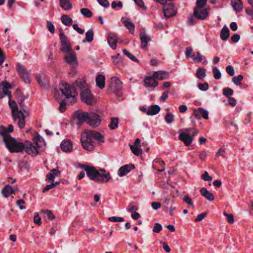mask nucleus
Masks as SVG:
<instances>
[{
    "mask_svg": "<svg viewBox=\"0 0 253 253\" xmlns=\"http://www.w3.org/2000/svg\"><path fill=\"white\" fill-rule=\"evenodd\" d=\"M82 167L85 170L87 176L92 180L98 183L107 182L111 178L109 172H106L104 169L98 171L93 167L83 165Z\"/></svg>",
    "mask_w": 253,
    "mask_h": 253,
    "instance_id": "obj_1",
    "label": "nucleus"
},
{
    "mask_svg": "<svg viewBox=\"0 0 253 253\" xmlns=\"http://www.w3.org/2000/svg\"><path fill=\"white\" fill-rule=\"evenodd\" d=\"M1 135L3 136V141L6 147L11 153H19L24 150V143L17 141L5 132H2Z\"/></svg>",
    "mask_w": 253,
    "mask_h": 253,
    "instance_id": "obj_2",
    "label": "nucleus"
},
{
    "mask_svg": "<svg viewBox=\"0 0 253 253\" xmlns=\"http://www.w3.org/2000/svg\"><path fill=\"white\" fill-rule=\"evenodd\" d=\"M9 106L11 110V114L14 121L18 120V125L20 128H23L25 126V116L22 111L18 110L15 101L9 100Z\"/></svg>",
    "mask_w": 253,
    "mask_h": 253,
    "instance_id": "obj_3",
    "label": "nucleus"
},
{
    "mask_svg": "<svg viewBox=\"0 0 253 253\" xmlns=\"http://www.w3.org/2000/svg\"><path fill=\"white\" fill-rule=\"evenodd\" d=\"M81 141L83 148L87 151H92L94 147L93 144L92 138L89 130H85L82 134Z\"/></svg>",
    "mask_w": 253,
    "mask_h": 253,
    "instance_id": "obj_4",
    "label": "nucleus"
},
{
    "mask_svg": "<svg viewBox=\"0 0 253 253\" xmlns=\"http://www.w3.org/2000/svg\"><path fill=\"white\" fill-rule=\"evenodd\" d=\"M60 89L62 93L64 95L66 98H69L70 97H72L73 101H75V97L73 94L75 92V89L73 87L68 84L61 83L60 84Z\"/></svg>",
    "mask_w": 253,
    "mask_h": 253,
    "instance_id": "obj_5",
    "label": "nucleus"
},
{
    "mask_svg": "<svg viewBox=\"0 0 253 253\" xmlns=\"http://www.w3.org/2000/svg\"><path fill=\"white\" fill-rule=\"evenodd\" d=\"M122 88V83L117 77H114L111 79L108 91L112 92H118Z\"/></svg>",
    "mask_w": 253,
    "mask_h": 253,
    "instance_id": "obj_6",
    "label": "nucleus"
},
{
    "mask_svg": "<svg viewBox=\"0 0 253 253\" xmlns=\"http://www.w3.org/2000/svg\"><path fill=\"white\" fill-rule=\"evenodd\" d=\"M210 9V8H195L193 14L196 18L203 20L208 17Z\"/></svg>",
    "mask_w": 253,
    "mask_h": 253,
    "instance_id": "obj_7",
    "label": "nucleus"
},
{
    "mask_svg": "<svg viewBox=\"0 0 253 253\" xmlns=\"http://www.w3.org/2000/svg\"><path fill=\"white\" fill-rule=\"evenodd\" d=\"M81 98L83 101L87 104L91 105L93 104V97L88 88H85L81 93Z\"/></svg>",
    "mask_w": 253,
    "mask_h": 253,
    "instance_id": "obj_8",
    "label": "nucleus"
},
{
    "mask_svg": "<svg viewBox=\"0 0 253 253\" xmlns=\"http://www.w3.org/2000/svg\"><path fill=\"white\" fill-rule=\"evenodd\" d=\"M24 149H25L28 155L34 157L37 156L38 154V150L31 142L28 141H26L24 142Z\"/></svg>",
    "mask_w": 253,
    "mask_h": 253,
    "instance_id": "obj_9",
    "label": "nucleus"
},
{
    "mask_svg": "<svg viewBox=\"0 0 253 253\" xmlns=\"http://www.w3.org/2000/svg\"><path fill=\"white\" fill-rule=\"evenodd\" d=\"M17 70L22 80L26 84L30 82L29 73L27 70L21 65L17 64Z\"/></svg>",
    "mask_w": 253,
    "mask_h": 253,
    "instance_id": "obj_10",
    "label": "nucleus"
},
{
    "mask_svg": "<svg viewBox=\"0 0 253 253\" xmlns=\"http://www.w3.org/2000/svg\"><path fill=\"white\" fill-rule=\"evenodd\" d=\"M66 62L72 67L77 65L76 54L74 51L66 52L64 56Z\"/></svg>",
    "mask_w": 253,
    "mask_h": 253,
    "instance_id": "obj_11",
    "label": "nucleus"
},
{
    "mask_svg": "<svg viewBox=\"0 0 253 253\" xmlns=\"http://www.w3.org/2000/svg\"><path fill=\"white\" fill-rule=\"evenodd\" d=\"M101 122L100 117L98 114L91 112L89 114L88 123L93 127L98 126Z\"/></svg>",
    "mask_w": 253,
    "mask_h": 253,
    "instance_id": "obj_12",
    "label": "nucleus"
},
{
    "mask_svg": "<svg viewBox=\"0 0 253 253\" xmlns=\"http://www.w3.org/2000/svg\"><path fill=\"white\" fill-rule=\"evenodd\" d=\"M163 11L164 15L167 18L171 17L174 16L176 13V8L171 3L165 5L164 7Z\"/></svg>",
    "mask_w": 253,
    "mask_h": 253,
    "instance_id": "obj_13",
    "label": "nucleus"
},
{
    "mask_svg": "<svg viewBox=\"0 0 253 253\" xmlns=\"http://www.w3.org/2000/svg\"><path fill=\"white\" fill-rule=\"evenodd\" d=\"M134 169L133 164L125 165L119 168L117 173L120 177H123L127 174L131 170Z\"/></svg>",
    "mask_w": 253,
    "mask_h": 253,
    "instance_id": "obj_14",
    "label": "nucleus"
},
{
    "mask_svg": "<svg viewBox=\"0 0 253 253\" xmlns=\"http://www.w3.org/2000/svg\"><path fill=\"white\" fill-rule=\"evenodd\" d=\"M193 114L196 118L198 120L200 119L201 116L205 119H208L209 118L208 112L201 107L198 109H194L193 111Z\"/></svg>",
    "mask_w": 253,
    "mask_h": 253,
    "instance_id": "obj_15",
    "label": "nucleus"
},
{
    "mask_svg": "<svg viewBox=\"0 0 253 253\" xmlns=\"http://www.w3.org/2000/svg\"><path fill=\"white\" fill-rule=\"evenodd\" d=\"M179 138L186 146L190 145L193 141L192 137L185 132H180Z\"/></svg>",
    "mask_w": 253,
    "mask_h": 253,
    "instance_id": "obj_16",
    "label": "nucleus"
},
{
    "mask_svg": "<svg viewBox=\"0 0 253 253\" xmlns=\"http://www.w3.org/2000/svg\"><path fill=\"white\" fill-rule=\"evenodd\" d=\"M89 114V113L87 112L77 111L75 113V116L78 120V123L81 124L84 121L88 122Z\"/></svg>",
    "mask_w": 253,
    "mask_h": 253,
    "instance_id": "obj_17",
    "label": "nucleus"
},
{
    "mask_svg": "<svg viewBox=\"0 0 253 253\" xmlns=\"http://www.w3.org/2000/svg\"><path fill=\"white\" fill-rule=\"evenodd\" d=\"M60 147L61 149L66 152H70L73 150L72 143L68 139L62 141L61 143Z\"/></svg>",
    "mask_w": 253,
    "mask_h": 253,
    "instance_id": "obj_18",
    "label": "nucleus"
},
{
    "mask_svg": "<svg viewBox=\"0 0 253 253\" xmlns=\"http://www.w3.org/2000/svg\"><path fill=\"white\" fill-rule=\"evenodd\" d=\"M155 78L153 77H147L145 78L143 82L145 85L147 87H156L158 83V82L154 79Z\"/></svg>",
    "mask_w": 253,
    "mask_h": 253,
    "instance_id": "obj_19",
    "label": "nucleus"
},
{
    "mask_svg": "<svg viewBox=\"0 0 253 253\" xmlns=\"http://www.w3.org/2000/svg\"><path fill=\"white\" fill-rule=\"evenodd\" d=\"M200 193L203 197L210 201H212L214 199V196L213 194L205 187H203L200 189Z\"/></svg>",
    "mask_w": 253,
    "mask_h": 253,
    "instance_id": "obj_20",
    "label": "nucleus"
},
{
    "mask_svg": "<svg viewBox=\"0 0 253 253\" xmlns=\"http://www.w3.org/2000/svg\"><path fill=\"white\" fill-rule=\"evenodd\" d=\"M169 73L164 71H158L155 72L153 74V77L159 80H163L169 77Z\"/></svg>",
    "mask_w": 253,
    "mask_h": 253,
    "instance_id": "obj_21",
    "label": "nucleus"
},
{
    "mask_svg": "<svg viewBox=\"0 0 253 253\" xmlns=\"http://www.w3.org/2000/svg\"><path fill=\"white\" fill-rule=\"evenodd\" d=\"M140 38L141 41V47L142 48H146L148 42L151 40L150 37L147 36L145 32H142L140 34Z\"/></svg>",
    "mask_w": 253,
    "mask_h": 253,
    "instance_id": "obj_22",
    "label": "nucleus"
},
{
    "mask_svg": "<svg viewBox=\"0 0 253 253\" xmlns=\"http://www.w3.org/2000/svg\"><path fill=\"white\" fill-rule=\"evenodd\" d=\"M108 42L111 48L116 49L117 42L116 35L111 34H109L108 37Z\"/></svg>",
    "mask_w": 253,
    "mask_h": 253,
    "instance_id": "obj_23",
    "label": "nucleus"
},
{
    "mask_svg": "<svg viewBox=\"0 0 253 253\" xmlns=\"http://www.w3.org/2000/svg\"><path fill=\"white\" fill-rule=\"evenodd\" d=\"M161 110V108L159 106L157 105H153L150 106L147 111L146 114L148 115H155L158 114Z\"/></svg>",
    "mask_w": 253,
    "mask_h": 253,
    "instance_id": "obj_24",
    "label": "nucleus"
},
{
    "mask_svg": "<svg viewBox=\"0 0 253 253\" xmlns=\"http://www.w3.org/2000/svg\"><path fill=\"white\" fill-rule=\"evenodd\" d=\"M0 85L2 86L1 88L2 89L4 95H8L9 98V100H12L11 94L8 90V88L10 87V84L6 82H2L0 84Z\"/></svg>",
    "mask_w": 253,
    "mask_h": 253,
    "instance_id": "obj_25",
    "label": "nucleus"
},
{
    "mask_svg": "<svg viewBox=\"0 0 253 253\" xmlns=\"http://www.w3.org/2000/svg\"><path fill=\"white\" fill-rule=\"evenodd\" d=\"M59 4L65 10H68L72 9L73 6L70 0H59Z\"/></svg>",
    "mask_w": 253,
    "mask_h": 253,
    "instance_id": "obj_26",
    "label": "nucleus"
},
{
    "mask_svg": "<svg viewBox=\"0 0 253 253\" xmlns=\"http://www.w3.org/2000/svg\"><path fill=\"white\" fill-rule=\"evenodd\" d=\"M39 84L42 87H45L48 84V79L43 75H39L36 78Z\"/></svg>",
    "mask_w": 253,
    "mask_h": 253,
    "instance_id": "obj_27",
    "label": "nucleus"
},
{
    "mask_svg": "<svg viewBox=\"0 0 253 253\" xmlns=\"http://www.w3.org/2000/svg\"><path fill=\"white\" fill-rule=\"evenodd\" d=\"M231 4L236 11H241L243 9V3L240 0H231Z\"/></svg>",
    "mask_w": 253,
    "mask_h": 253,
    "instance_id": "obj_28",
    "label": "nucleus"
},
{
    "mask_svg": "<svg viewBox=\"0 0 253 253\" xmlns=\"http://www.w3.org/2000/svg\"><path fill=\"white\" fill-rule=\"evenodd\" d=\"M122 20L123 21V23H124L126 28L128 29L130 31H131V30H134L135 25L128 18L126 17H123L122 18Z\"/></svg>",
    "mask_w": 253,
    "mask_h": 253,
    "instance_id": "obj_29",
    "label": "nucleus"
},
{
    "mask_svg": "<svg viewBox=\"0 0 253 253\" xmlns=\"http://www.w3.org/2000/svg\"><path fill=\"white\" fill-rule=\"evenodd\" d=\"M89 132L91 134L92 139H94L100 142H104V137L100 133L93 130H89Z\"/></svg>",
    "mask_w": 253,
    "mask_h": 253,
    "instance_id": "obj_30",
    "label": "nucleus"
},
{
    "mask_svg": "<svg viewBox=\"0 0 253 253\" xmlns=\"http://www.w3.org/2000/svg\"><path fill=\"white\" fill-rule=\"evenodd\" d=\"M97 85L101 89L105 87V77L102 75L97 76L95 80Z\"/></svg>",
    "mask_w": 253,
    "mask_h": 253,
    "instance_id": "obj_31",
    "label": "nucleus"
},
{
    "mask_svg": "<svg viewBox=\"0 0 253 253\" xmlns=\"http://www.w3.org/2000/svg\"><path fill=\"white\" fill-rule=\"evenodd\" d=\"M51 172L48 173L47 174L46 177V179L48 181H53L54 178L56 176H58L60 173V171L56 169H53L51 170Z\"/></svg>",
    "mask_w": 253,
    "mask_h": 253,
    "instance_id": "obj_32",
    "label": "nucleus"
},
{
    "mask_svg": "<svg viewBox=\"0 0 253 253\" xmlns=\"http://www.w3.org/2000/svg\"><path fill=\"white\" fill-rule=\"evenodd\" d=\"M42 138L38 133H35L33 135V141L37 146V147H41L42 143Z\"/></svg>",
    "mask_w": 253,
    "mask_h": 253,
    "instance_id": "obj_33",
    "label": "nucleus"
},
{
    "mask_svg": "<svg viewBox=\"0 0 253 253\" xmlns=\"http://www.w3.org/2000/svg\"><path fill=\"white\" fill-rule=\"evenodd\" d=\"M230 32L226 26L223 27L220 33V37L223 41H226L229 36Z\"/></svg>",
    "mask_w": 253,
    "mask_h": 253,
    "instance_id": "obj_34",
    "label": "nucleus"
},
{
    "mask_svg": "<svg viewBox=\"0 0 253 253\" xmlns=\"http://www.w3.org/2000/svg\"><path fill=\"white\" fill-rule=\"evenodd\" d=\"M14 190L8 185H6L2 190V193L5 197H8L11 194L14 193Z\"/></svg>",
    "mask_w": 253,
    "mask_h": 253,
    "instance_id": "obj_35",
    "label": "nucleus"
},
{
    "mask_svg": "<svg viewBox=\"0 0 253 253\" xmlns=\"http://www.w3.org/2000/svg\"><path fill=\"white\" fill-rule=\"evenodd\" d=\"M62 22L66 26H70L72 24L73 20L70 18L67 15H63L61 17Z\"/></svg>",
    "mask_w": 253,
    "mask_h": 253,
    "instance_id": "obj_36",
    "label": "nucleus"
},
{
    "mask_svg": "<svg viewBox=\"0 0 253 253\" xmlns=\"http://www.w3.org/2000/svg\"><path fill=\"white\" fill-rule=\"evenodd\" d=\"M206 75V70L203 68L200 67L198 68L197 70V73L196 74V77L200 79L203 80L205 77Z\"/></svg>",
    "mask_w": 253,
    "mask_h": 253,
    "instance_id": "obj_37",
    "label": "nucleus"
},
{
    "mask_svg": "<svg viewBox=\"0 0 253 253\" xmlns=\"http://www.w3.org/2000/svg\"><path fill=\"white\" fill-rule=\"evenodd\" d=\"M76 84L79 87V88L81 90V92L82 91V90L85 89V88H87L86 82L83 79L77 80L76 81Z\"/></svg>",
    "mask_w": 253,
    "mask_h": 253,
    "instance_id": "obj_38",
    "label": "nucleus"
},
{
    "mask_svg": "<svg viewBox=\"0 0 253 253\" xmlns=\"http://www.w3.org/2000/svg\"><path fill=\"white\" fill-rule=\"evenodd\" d=\"M129 146L131 151L134 155L139 156L142 154V150L140 148V147L134 146L131 144Z\"/></svg>",
    "mask_w": 253,
    "mask_h": 253,
    "instance_id": "obj_39",
    "label": "nucleus"
},
{
    "mask_svg": "<svg viewBox=\"0 0 253 253\" xmlns=\"http://www.w3.org/2000/svg\"><path fill=\"white\" fill-rule=\"evenodd\" d=\"M93 37L94 34L93 30L92 29H89L85 33V40L83 42H85L86 41L88 42H91L93 40Z\"/></svg>",
    "mask_w": 253,
    "mask_h": 253,
    "instance_id": "obj_40",
    "label": "nucleus"
},
{
    "mask_svg": "<svg viewBox=\"0 0 253 253\" xmlns=\"http://www.w3.org/2000/svg\"><path fill=\"white\" fill-rule=\"evenodd\" d=\"M118 119L117 118H113L111 119V122L109 125V127L111 129H114L118 127Z\"/></svg>",
    "mask_w": 253,
    "mask_h": 253,
    "instance_id": "obj_41",
    "label": "nucleus"
},
{
    "mask_svg": "<svg viewBox=\"0 0 253 253\" xmlns=\"http://www.w3.org/2000/svg\"><path fill=\"white\" fill-rule=\"evenodd\" d=\"M61 50L66 53L73 51L70 42L62 44Z\"/></svg>",
    "mask_w": 253,
    "mask_h": 253,
    "instance_id": "obj_42",
    "label": "nucleus"
},
{
    "mask_svg": "<svg viewBox=\"0 0 253 253\" xmlns=\"http://www.w3.org/2000/svg\"><path fill=\"white\" fill-rule=\"evenodd\" d=\"M81 13L86 17H91L92 16V12L88 8H83L80 10Z\"/></svg>",
    "mask_w": 253,
    "mask_h": 253,
    "instance_id": "obj_43",
    "label": "nucleus"
},
{
    "mask_svg": "<svg viewBox=\"0 0 253 253\" xmlns=\"http://www.w3.org/2000/svg\"><path fill=\"white\" fill-rule=\"evenodd\" d=\"M59 184L58 182H54L52 181V183L51 184L47 185L42 190L43 192H45L50 189L56 187Z\"/></svg>",
    "mask_w": 253,
    "mask_h": 253,
    "instance_id": "obj_44",
    "label": "nucleus"
},
{
    "mask_svg": "<svg viewBox=\"0 0 253 253\" xmlns=\"http://www.w3.org/2000/svg\"><path fill=\"white\" fill-rule=\"evenodd\" d=\"M212 72L213 77L216 80L219 79L221 78V73L216 67H213L212 68Z\"/></svg>",
    "mask_w": 253,
    "mask_h": 253,
    "instance_id": "obj_45",
    "label": "nucleus"
},
{
    "mask_svg": "<svg viewBox=\"0 0 253 253\" xmlns=\"http://www.w3.org/2000/svg\"><path fill=\"white\" fill-rule=\"evenodd\" d=\"M123 53L126 55L132 61H134L137 63H139V61L135 56L130 54L127 50L124 49L123 50Z\"/></svg>",
    "mask_w": 253,
    "mask_h": 253,
    "instance_id": "obj_46",
    "label": "nucleus"
},
{
    "mask_svg": "<svg viewBox=\"0 0 253 253\" xmlns=\"http://www.w3.org/2000/svg\"><path fill=\"white\" fill-rule=\"evenodd\" d=\"M243 77L242 75H239L238 76L234 77L232 78L233 82L236 85H240L241 82L243 80Z\"/></svg>",
    "mask_w": 253,
    "mask_h": 253,
    "instance_id": "obj_47",
    "label": "nucleus"
},
{
    "mask_svg": "<svg viewBox=\"0 0 253 253\" xmlns=\"http://www.w3.org/2000/svg\"><path fill=\"white\" fill-rule=\"evenodd\" d=\"M207 0H197L196 1V6L195 8H206Z\"/></svg>",
    "mask_w": 253,
    "mask_h": 253,
    "instance_id": "obj_48",
    "label": "nucleus"
},
{
    "mask_svg": "<svg viewBox=\"0 0 253 253\" xmlns=\"http://www.w3.org/2000/svg\"><path fill=\"white\" fill-rule=\"evenodd\" d=\"M193 57L195 62H200L203 60L202 56L199 52H197L196 54L194 53L193 55Z\"/></svg>",
    "mask_w": 253,
    "mask_h": 253,
    "instance_id": "obj_49",
    "label": "nucleus"
},
{
    "mask_svg": "<svg viewBox=\"0 0 253 253\" xmlns=\"http://www.w3.org/2000/svg\"><path fill=\"white\" fill-rule=\"evenodd\" d=\"M223 214L227 217V222L229 224H233L234 222V218L232 214H228L224 212Z\"/></svg>",
    "mask_w": 253,
    "mask_h": 253,
    "instance_id": "obj_50",
    "label": "nucleus"
},
{
    "mask_svg": "<svg viewBox=\"0 0 253 253\" xmlns=\"http://www.w3.org/2000/svg\"><path fill=\"white\" fill-rule=\"evenodd\" d=\"M174 116L170 113H168L166 114L165 116V120L166 121L170 124L172 123L173 121Z\"/></svg>",
    "mask_w": 253,
    "mask_h": 253,
    "instance_id": "obj_51",
    "label": "nucleus"
},
{
    "mask_svg": "<svg viewBox=\"0 0 253 253\" xmlns=\"http://www.w3.org/2000/svg\"><path fill=\"white\" fill-rule=\"evenodd\" d=\"M183 200L189 206L194 208V204L192 201L191 199L188 195H185L183 198Z\"/></svg>",
    "mask_w": 253,
    "mask_h": 253,
    "instance_id": "obj_52",
    "label": "nucleus"
},
{
    "mask_svg": "<svg viewBox=\"0 0 253 253\" xmlns=\"http://www.w3.org/2000/svg\"><path fill=\"white\" fill-rule=\"evenodd\" d=\"M45 214V217L49 220H52L54 218V216L50 211L45 210L43 211Z\"/></svg>",
    "mask_w": 253,
    "mask_h": 253,
    "instance_id": "obj_53",
    "label": "nucleus"
},
{
    "mask_svg": "<svg viewBox=\"0 0 253 253\" xmlns=\"http://www.w3.org/2000/svg\"><path fill=\"white\" fill-rule=\"evenodd\" d=\"M108 220L111 222H120L124 221V218L121 217L112 216L108 218Z\"/></svg>",
    "mask_w": 253,
    "mask_h": 253,
    "instance_id": "obj_54",
    "label": "nucleus"
},
{
    "mask_svg": "<svg viewBox=\"0 0 253 253\" xmlns=\"http://www.w3.org/2000/svg\"><path fill=\"white\" fill-rule=\"evenodd\" d=\"M233 93V90L231 88L226 87L223 90V94L225 96H228Z\"/></svg>",
    "mask_w": 253,
    "mask_h": 253,
    "instance_id": "obj_55",
    "label": "nucleus"
},
{
    "mask_svg": "<svg viewBox=\"0 0 253 253\" xmlns=\"http://www.w3.org/2000/svg\"><path fill=\"white\" fill-rule=\"evenodd\" d=\"M198 87L202 91H206L209 88V84L207 83L204 84L199 83L198 84Z\"/></svg>",
    "mask_w": 253,
    "mask_h": 253,
    "instance_id": "obj_56",
    "label": "nucleus"
},
{
    "mask_svg": "<svg viewBox=\"0 0 253 253\" xmlns=\"http://www.w3.org/2000/svg\"><path fill=\"white\" fill-rule=\"evenodd\" d=\"M201 178L205 181L212 180L211 176L209 175V173L207 171H205L204 173L201 175Z\"/></svg>",
    "mask_w": 253,
    "mask_h": 253,
    "instance_id": "obj_57",
    "label": "nucleus"
},
{
    "mask_svg": "<svg viewBox=\"0 0 253 253\" xmlns=\"http://www.w3.org/2000/svg\"><path fill=\"white\" fill-rule=\"evenodd\" d=\"M136 4L140 7V8H143L144 10L146 9V7L145 6L144 3L142 1V0H133Z\"/></svg>",
    "mask_w": 253,
    "mask_h": 253,
    "instance_id": "obj_58",
    "label": "nucleus"
},
{
    "mask_svg": "<svg viewBox=\"0 0 253 253\" xmlns=\"http://www.w3.org/2000/svg\"><path fill=\"white\" fill-rule=\"evenodd\" d=\"M162 229V225L159 223H155L153 229V231L155 233H159Z\"/></svg>",
    "mask_w": 253,
    "mask_h": 253,
    "instance_id": "obj_59",
    "label": "nucleus"
},
{
    "mask_svg": "<svg viewBox=\"0 0 253 253\" xmlns=\"http://www.w3.org/2000/svg\"><path fill=\"white\" fill-rule=\"evenodd\" d=\"M61 44L69 42L67 37L63 33L60 34Z\"/></svg>",
    "mask_w": 253,
    "mask_h": 253,
    "instance_id": "obj_60",
    "label": "nucleus"
},
{
    "mask_svg": "<svg viewBox=\"0 0 253 253\" xmlns=\"http://www.w3.org/2000/svg\"><path fill=\"white\" fill-rule=\"evenodd\" d=\"M61 44L69 42L67 37L63 33L60 34Z\"/></svg>",
    "mask_w": 253,
    "mask_h": 253,
    "instance_id": "obj_61",
    "label": "nucleus"
},
{
    "mask_svg": "<svg viewBox=\"0 0 253 253\" xmlns=\"http://www.w3.org/2000/svg\"><path fill=\"white\" fill-rule=\"evenodd\" d=\"M66 109V103L64 101L60 102L59 110L61 112H63Z\"/></svg>",
    "mask_w": 253,
    "mask_h": 253,
    "instance_id": "obj_62",
    "label": "nucleus"
},
{
    "mask_svg": "<svg viewBox=\"0 0 253 253\" xmlns=\"http://www.w3.org/2000/svg\"><path fill=\"white\" fill-rule=\"evenodd\" d=\"M207 213L206 212H203L202 213L199 214L197 218L195 219V222H199L202 221L206 216Z\"/></svg>",
    "mask_w": 253,
    "mask_h": 253,
    "instance_id": "obj_63",
    "label": "nucleus"
},
{
    "mask_svg": "<svg viewBox=\"0 0 253 253\" xmlns=\"http://www.w3.org/2000/svg\"><path fill=\"white\" fill-rule=\"evenodd\" d=\"M226 70L227 73L231 76H233L235 74L234 68L231 66H227Z\"/></svg>",
    "mask_w": 253,
    "mask_h": 253,
    "instance_id": "obj_64",
    "label": "nucleus"
}]
</instances>
